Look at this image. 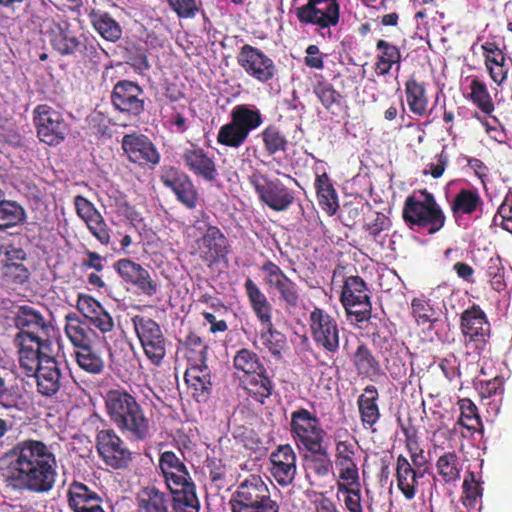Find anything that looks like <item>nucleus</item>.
<instances>
[{
    "instance_id": "1",
    "label": "nucleus",
    "mask_w": 512,
    "mask_h": 512,
    "mask_svg": "<svg viewBox=\"0 0 512 512\" xmlns=\"http://www.w3.org/2000/svg\"><path fill=\"white\" fill-rule=\"evenodd\" d=\"M53 447L40 440L16 443L2 459V476L15 491L36 494L50 492L58 476Z\"/></svg>"
},
{
    "instance_id": "2",
    "label": "nucleus",
    "mask_w": 512,
    "mask_h": 512,
    "mask_svg": "<svg viewBox=\"0 0 512 512\" xmlns=\"http://www.w3.org/2000/svg\"><path fill=\"white\" fill-rule=\"evenodd\" d=\"M23 351L19 355L20 367L27 376L36 379L38 392L44 396L56 394L62 385L60 364L51 356V346L47 350L37 349L36 343L31 339L22 342Z\"/></svg>"
},
{
    "instance_id": "3",
    "label": "nucleus",
    "mask_w": 512,
    "mask_h": 512,
    "mask_svg": "<svg viewBox=\"0 0 512 512\" xmlns=\"http://www.w3.org/2000/svg\"><path fill=\"white\" fill-rule=\"evenodd\" d=\"M105 404L111 421L134 440H145L150 424L136 399L124 390H110Z\"/></svg>"
},
{
    "instance_id": "4",
    "label": "nucleus",
    "mask_w": 512,
    "mask_h": 512,
    "mask_svg": "<svg viewBox=\"0 0 512 512\" xmlns=\"http://www.w3.org/2000/svg\"><path fill=\"white\" fill-rule=\"evenodd\" d=\"M233 364L238 372L244 389L255 400L264 403V400L272 394L273 384L266 375V369L260 362L256 353L249 349H241L234 356Z\"/></svg>"
},
{
    "instance_id": "5",
    "label": "nucleus",
    "mask_w": 512,
    "mask_h": 512,
    "mask_svg": "<svg viewBox=\"0 0 512 512\" xmlns=\"http://www.w3.org/2000/svg\"><path fill=\"white\" fill-rule=\"evenodd\" d=\"M230 117V122L220 127L217 142L232 148L240 147L263 122L260 110L248 104L233 107Z\"/></svg>"
},
{
    "instance_id": "6",
    "label": "nucleus",
    "mask_w": 512,
    "mask_h": 512,
    "mask_svg": "<svg viewBox=\"0 0 512 512\" xmlns=\"http://www.w3.org/2000/svg\"><path fill=\"white\" fill-rule=\"evenodd\" d=\"M15 326L20 330L14 338V342L18 347V354L23 351L22 342L31 339L36 343V350H47V346H51V342L46 338L53 330L52 325L43 315L31 306H20L14 317Z\"/></svg>"
},
{
    "instance_id": "7",
    "label": "nucleus",
    "mask_w": 512,
    "mask_h": 512,
    "mask_svg": "<svg viewBox=\"0 0 512 512\" xmlns=\"http://www.w3.org/2000/svg\"><path fill=\"white\" fill-rule=\"evenodd\" d=\"M421 197L418 199L411 196L406 199L403 218L410 224L428 228V232L433 234L444 226L445 215L432 194L421 191Z\"/></svg>"
},
{
    "instance_id": "8",
    "label": "nucleus",
    "mask_w": 512,
    "mask_h": 512,
    "mask_svg": "<svg viewBox=\"0 0 512 512\" xmlns=\"http://www.w3.org/2000/svg\"><path fill=\"white\" fill-rule=\"evenodd\" d=\"M135 332L145 355L158 365L166 353V341L160 326L151 318L136 315L132 318Z\"/></svg>"
},
{
    "instance_id": "9",
    "label": "nucleus",
    "mask_w": 512,
    "mask_h": 512,
    "mask_svg": "<svg viewBox=\"0 0 512 512\" xmlns=\"http://www.w3.org/2000/svg\"><path fill=\"white\" fill-rule=\"evenodd\" d=\"M268 289L278 293L279 301L287 310L297 308L301 301L300 290L281 268L272 261H266L260 268Z\"/></svg>"
},
{
    "instance_id": "10",
    "label": "nucleus",
    "mask_w": 512,
    "mask_h": 512,
    "mask_svg": "<svg viewBox=\"0 0 512 512\" xmlns=\"http://www.w3.org/2000/svg\"><path fill=\"white\" fill-rule=\"evenodd\" d=\"M35 125L40 141L58 145L69 133V126L60 112L48 105H39L34 110Z\"/></svg>"
},
{
    "instance_id": "11",
    "label": "nucleus",
    "mask_w": 512,
    "mask_h": 512,
    "mask_svg": "<svg viewBox=\"0 0 512 512\" xmlns=\"http://www.w3.org/2000/svg\"><path fill=\"white\" fill-rule=\"evenodd\" d=\"M249 181L256 190L259 199L275 211L286 210L294 201L290 189L278 179L271 180L261 173H253Z\"/></svg>"
},
{
    "instance_id": "12",
    "label": "nucleus",
    "mask_w": 512,
    "mask_h": 512,
    "mask_svg": "<svg viewBox=\"0 0 512 512\" xmlns=\"http://www.w3.org/2000/svg\"><path fill=\"white\" fill-rule=\"evenodd\" d=\"M237 63L249 77L261 83L272 80L277 72L274 61L262 50L249 44L241 47Z\"/></svg>"
},
{
    "instance_id": "13",
    "label": "nucleus",
    "mask_w": 512,
    "mask_h": 512,
    "mask_svg": "<svg viewBox=\"0 0 512 512\" xmlns=\"http://www.w3.org/2000/svg\"><path fill=\"white\" fill-rule=\"evenodd\" d=\"M291 432L297 443L306 449H319V444L323 443L324 431L319 420L306 409L292 412Z\"/></svg>"
},
{
    "instance_id": "14",
    "label": "nucleus",
    "mask_w": 512,
    "mask_h": 512,
    "mask_svg": "<svg viewBox=\"0 0 512 512\" xmlns=\"http://www.w3.org/2000/svg\"><path fill=\"white\" fill-rule=\"evenodd\" d=\"M298 19L321 28L335 26L339 21V4L337 0H309L307 4L296 9Z\"/></svg>"
},
{
    "instance_id": "15",
    "label": "nucleus",
    "mask_w": 512,
    "mask_h": 512,
    "mask_svg": "<svg viewBox=\"0 0 512 512\" xmlns=\"http://www.w3.org/2000/svg\"><path fill=\"white\" fill-rule=\"evenodd\" d=\"M310 329L314 341L329 352L339 348V330L336 320L323 309L315 307L310 313Z\"/></svg>"
},
{
    "instance_id": "16",
    "label": "nucleus",
    "mask_w": 512,
    "mask_h": 512,
    "mask_svg": "<svg viewBox=\"0 0 512 512\" xmlns=\"http://www.w3.org/2000/svg\"><path fill=\"white\" fill-rule=\"evenodd\" d=\"M97 450L103 461L114 469L127 467L131 461V452L111 429L98 432Z\"/></svg>"
},
{
    "instance_id": "17",
    "label": "nucleus",
    "mask_w": 512,
    "mask_h": 512,
    "mask_svg": "<svg viewBox=\"0 0 512 512\" xmlns=\"http://www.w3.org/2000/svg\"><path fill=\"white\" fill-rule=\"evenodd\" d=\"M144 92L142 88L128 80L119 81L113 88L111 102L120 112L138 116L144 111Z\"/></svg>"
},
{
    "instance_id": "18",
    "label": "nucleus",
    "mask_w": 512,
    "mask_h": 512,
    "mask_svg": "<svg viewBox=\"0 0 512 512\" xmlns=\"http://www.w3.org/2000/svg\"><path fill=\"white\" fill-rule=\"evenodd\" d=\"M275 502L270 497L268 486L259 476L251 475L242 482L231 500L232 510Z\"/></svg>"
},
{
    "instance_id": "19",
    "label": "nucleus",
    "mask_w": 512,
    "mask_h": 512,
    "mask_svg": "<svg viewBox=\"0 0 512 512\" xmlns=\"http://www.w3.org/2000/svg\"><path fill=\"white\" fill-rule=\"evenodd\" d=\"M296 461V454L288 444L279 445L270 454V471L279 485L285 487L293 483L297 474Z\"/></svg>"
},
{
    "instance_id": "20",
    "label": "nucleus",
    "mask_w": 512,
    "mask_h": 512,
    "mask_svg": "<svg viewBox=\"0 0 512 512\" xmlns=\"http://www.w3.org/2000/svg\"><path fill=\"white\" fill-rule=\"evenodd\" d=\"M122 148L131 162L140 166L157 165L160 155L153 143L145 135L129 134L122 139Z\"/></svg>"
},
{
    "instance_id": "21",
    "label": "nucleus",
    "mask_w": 512,
    "mask_h": 512,
    "mask_svg": "<svg viewBox=\"0 0 512 512\" xmlns=\"http://www.w3.org/2000/svg\"><path fill=\"white\" fill-rule=\"evenodd\" d=\"M77 215L86 223L91 234L102 244L110 242L109 229L93 203L81 195L74 198Z\"/></svg>"
},
{
    "instance_id": "22",
    "label": "nucleus",
    "mask_w": 512,
    "mask_h": 512,
    "mask_svg": "<svg viewBox=\"0 0 512 512\" xmlns=\"http://www.w3.org/2000/svg\"><path fill=\"white\" fill-rule=\"evenodd\" d=\"M161 181L175 193L177 199L185 206L188 208L196 206L197 192L191 179L186 174L169 167L163 171Z\"/></svg>"
},
{
    "instance_id": "23",
    "label": "nucleus",
    "mask_w": 512,
    "mask_h": 512,
    "mask_svg": "<svg viewBox=\"0 0 512 512\" xmlns=\"http://www.w3.org/2000/svg\"><path fill=\"white\" fill-rule=\"evenodd\" d=\"M181 159L185 167L194 175L207 182L216 180L218 173L215 162L202 148L193 146L185 149Z\"/></svg>"
},
{
    "instance_id": "24",
    "label": "nucleus",
    "mask_w": 512,
    "mask_h": 512,
    "mask_svg": "<svg viewBox=\"0 0 512 512\" xmlns=\"http://www.w3.org/2000/svg\"><path fill=\"white\" fill-rule=\"evenodd\" d=\"M117 271L127 282L136 285L144 294L152 296L157 291V285L151 280L149 272L140 264L128 259L117 262Z\"/></svg>"
},
{
    "instance_id": "25",
    "label": "nucleus",
    "mask_w": 512,
    "mask_h": 512,
    "mask_svg": "<svg viewBox=\"0 0 512 512\" xmlns=\"http://www.w3.org/2000/svg\"><path fill=\"white\" fill-rule=\"evenodd\" d=\"M159 467L168 488L179 486L190 480L183 460L173 451H164L159 458Z\"/></svg>"
},
{
    "instance_id": "26",
    "label": "nucleus",
    "mask_w": 512,
    "mask_h": 512,
    "mask_svg": "<svg viewBox=\"0 0 512 512\" xmlns=\"http://www.w3.org/2000/svg\"><path fill=\"white\" fill-rule=\"evenodd\" d=\"M200 256L207 261L224 258L229 252V244L225 235L214 226L197 240Z\"/></svg>"
},
{
    "instance_id": "27",
    "label": "nucleus",
    "mask_w": 512,
    "mask_h": 512,
    "mask_svg": "<svg viewBox=\"0 0 512 512\" xmlns=\"http://www.w3.org/2000/svg\"><path fill=\"white\" fill-rule=\"evenodd\" d=\"M65 321V334L75 347L81 348L93 344L96 333L88 320L81 319L75 313H68L65 316Z\"/></svg>"
},
{
    "instance_id": "28",
    "label": "nucleus",
    "mask_w": 512,
    "mask_h": 512,
    "mask_svg": "<svg viewBox=\"0 0 512 512\" xmlns=\"http://www.w3.org/2000/svg\"><path fill=\"white\" fill-rule=\"evenodd\" d=\"M244 289L248 297L250 306L261 325H270L272 322V304L267 296L250 278L244 283Z\"/></svg>"
},
{
    "instance_id": "29",
    "label": "nucleus",
    "mask_w": 512,
    "mask_h": 512,
    "mask_svg": "<svg viewBox=\"0 0 512 512\" xmlns=\"http://www.w3.org/2000/svg\"><path fill=\"white\" fill-rule=\"evenodd\" d=\"M137 512H170V497L155 486L144 487L136 496Z\"/></svg>"
},
{
    "instance_id": "30",
    "label": "nucleus",
    "mask_w": 512,
    "mask_h": 512,
    "mask_svg": "<svg viewBox=\"0 0 512 512\" xmlns=\"http://www.w3.org/2000/svg\"><path fill=\"white\" fill-rule=\"evenodd\" d=\"M175 512H199V500L196 496L195 485L186 481L179 486L169 488Z\"/></svg>"
},
{
    "instance_id": "31",
    "label": "nucleus",
    "mask_w": 512,
    "mask_h": 512,
    "mask_svg": "<svg viewBox=\"0 0 512 512\" xmlns=\"http://www.w3.org/2000/svg\"><path fill=\"white\" fill-rule=\"evenodd\" d=\"M206 349V346H203L200 351L201 364L190 367L185 373V380L187 384L195 390L198 397H205L212 386L209 369L204 361V353L206 352Z\"/></svg>"
},
{
    "instance_id": "32",
    "label": "nucleus",
    "mask_w": 512,
    "mask_h": 512,
    "mask_svg": "<svg viewBox=\"0 0 512 512\" xmlns=\"http://www.w3.org/2000/svg\"><path fill=\"white\" fill-rule=\"evenodd\" d=\"M461 329L470 340H476L478 337L485 336L489 327L485 315L478 309L466 310L461 316Z\"/></svg>"
},
{
    "instance_id": "33",
    "label": "nucleus",
    "mask_w": 512,
    "mask_h": 512,
    "mask_svg": "<svg viewBox=\"0 0 512 512\" xmlns=\"http://www.w3.org/2000/svg\"><path fill=\"white\" fill-rule=\"evenodd\" d=\"M91 24L95 30L106 40L116 42L122 35L119 23L107 12L93 10L89 14Z\"/></svg>"
},
{
    "instance_id": "34",
    "label": "nucleus",
    "mask_w": 512,
    "mask_h": 512,
    "mask_svg": "<svg viewBox=\"0 0 512 512\" xmlns=\"http://www.w3.org/2000/svg\"><path fill=\"white\" fill-rule=\"evenodd\" d=\"M396 474L399 489L408 500L413 499L416 492L417 472L402 455L397 458Z\"/></svg>"
},
{
    "instance_id": "35",
    "label": "nucleus",
    "mask_w": 512,
    "mask_h": 512,
    "mask_svg": "<svg viewBox=\"0 0 512 512\" xmlns=\"http://www.w3.org/2000/svg\"><path fill=\"white\" fill-rule=\"evenodd\" d=\"M377 397V389L374 386H367L365 393L358 399L361 420L364 425L372 427L379 419L380 413L376 404Z\"/></svg>"
},
{
    "instance_id": "36",
    "label": "nucleus",
    "mask_w": 512,
    "mask_h": 512,
    "mask_svg": "<svg viewBox=\"0 0 512 512\" xmlns=\"http://www.w3.org/2000/svg\"><path fill=\"white\" fill-rule=\"evenodd\" d=\"M98 494L80 482H73L68 489L69 507L74 512H83L93 504Z\"/></svg>"
},
{
    "instance_id": "37",
    "label": "nucleus",
    "mask_w": 512,
    "mask_h": 512,
    "mask_svg": "<svg viewBox=\"0 0 512 512\" xmlns=\"http://www.w3.org/2000/svg\"><path fill=\"white\" fill-rule=\"evenodd\" d=\"M75 358L79 367L90 374H100L104 369V359L93 345L78 348Z\"/></svg>"
},
{
    "instance_id": "38",
    "label": "nucleus",
    "mask_w": 512,
    "mask_h": 512,
    "mask_svg": "<svg viewBox=\"0 0 512 512\" xmlns=\"http://www.w3.org/2000/svg\"><path fill=\"white\" fill-rule=\"evenodd\" d=\"M319 204L329 214L333 215L339 205L335 189L329 181L327 174L318 175L315 181Z\"/></svg>"
},
{
    "instance_id": "39",
    "label": "nucleus",
    "mask_w": 512,
    "mask_h": 512,
    "mask_svg": "<svg viewBox=\"0 0 512 512\" xmlns=\"http://www.w3.org/2000/svg\"><path fill=\"white\" fill-rule=\"evenodd\" d=\"M26 213L24 208L16 201L0 200V230L15 227L24 222Z\"/></svg>"
},
{
    "instance_id": "40",
    "label": "nucleus",
    "mask_w": 512,
    "mask_h": 512,
    "mask_svg": "<svg viewBox=\"0 0 512 512\" xmlns=\"http://www.w3.org/2000/svg\"><path fill=\"white\" fill-rule=\"evenodd\" d=\"M405 91L410 110L416 115H424L428 106L424 85L412 78L406 82Z\"/></svg>"
},
{
    "instance_id": "41",
    "label": "nucleus",
    "mask_w": 512,
    "mask_h": 512,
    "mask_svg": "<svg viewBox=\"0 0 512 512\" xmlns=\"http://www.w3.org/2000/svg\"><path fill=\"white\" fill-rule=\"evenodd\" d=\"M313 93L327 110H334L341 105V94L321 75L318 76V82L313 87Z\"/></svg>"
},
{
    "instance_id": "42",
    "label": "nucleus",
    "mask_w": 512,
    "mask_h": 512,
    "mask_svg": "<svg viewBox=\"0 0 512 512\" xmlns=\"http://www.w3.org/2000/svg\"><path fill=\"white\" fill-rule=\"evenodd\" d=\"M260 342L273 356L280 357L282 350L286 346V337L283 333L270 325H262L260 332Z\"/></svg>"
},
{
    "instance_id": "43",
    "label": "nucleus",
    "mask_w": 512,
    "mask_h": 512,
    "mask_svg": "<svg viewBox=\"0 0 512 512\" xmlns=\"http://www.w3.org/2000/svg\"><path fill=\"white\" fill-rule=\"evenodd\" d=\"M354 365L360 375L371 376L380 371L379 362L366 345H359L353 358Z\"/></svg>"
},
{
    "instance_id": "44",
    "label": "nucleus",
    "mask_w": 512,
    "mask_h": 512,
    "mask_svg": "<svg viewBox=\"0 0 512 512\" xmlns=\"http://www.w3.org/2000/svg\"><path fill=\"white\" fill-rule=\"evenodd\" d=\"M51 42L53 47L63 55L74 54L84 46L78 37L62 28L54 34Z\"/></svg>"
},
{
    "instance_id": "45",
    "label": "nucleus",
    "mask_w": 512,
    "mask_h": 512,
    "mask_svg": "<svg viewBox=\"0 0 512 512\" xmlns=\"http://www.w3.org/2000/svg\"><path fill=\"white\" fill-rule=\"evenodd\" d=\"M348 298L357 301L370 299L367 285L361 277L350 276L346 278L341 300H347Z\"/></svg>"
},
{
    "instance_id": "46",
    "label": "nucleus",
    "mask_w": 512,
    "mask_h": 512,
    "mask_svg": "<svg viewBox=\"0 0 512 512\" xmlns=\"http://www.w3.org/2000/svg\"><path fill=\"white\" fill-rule=\"evenodd\" d=\"M437 470L445 482H454L460 477L459 460L455 453H446L439 457Z\"/></svg>"
},
{
    "instance_id": "47",
    "label": "nucleus",
    "mask_w": 512,
    "mask_h": 512,
    "mask_svg": "<svg viewBox=\"0 0 512 512\" xmlns=\"http://www.w3.org/2000/svg\"><path fill=\"white\" fill-rule=\"evenodd\" d=\"M311 452V456L307 457L310 468L319 476H326L329 474L332 467V462L327 449L323 443L319 444V449H307Z\"/></svg>"
},
{
    "instance_id": "48",
    "label": "nucleus",
    "mask_w": 512,
    "mask_h": 512,
    "mask_svg": "<svg viewBox=\"0 0 512 512\" xmlns=\"http://www.w3.org/2000/svg\"><path fill=\"white\" fill-rule=\"evenodd\" d=\"M471 99L486 114H490L494 110V104L486 85L477 80H472L470 84Z\"/></svg>"
},
{
    "instance_id": "49",
    "label": "nucleus",
    "mask_w": 512,
    "mask_h": 512,
    "mask_svg": "<svg viewBox=\"0 0 512 512\" xmlns=\"http://www.w3.org/2000/svg\"><path fill=\"white\" fill-rule=\"evenodd\" d=\"M459 406L461 415L458 423L468 430H475L481 424L476 405L469 399H462L459 401Z\"/></svg>"
},
{
    "instance_id": "50",
    "label": "nucleus",
    "mask_w": 512,
    "mask_h": 512,
    "mask_svg": "<svg viewBox=\"0 0 512 512\" xmlns=\"http://www.w3.org/2000/svg\"><path fill=\"white\" fill-rule=\"evenodd\" d=\"M347 315L349 317H354V320L359 323L366 321L371 316V303L369 300H341Z\"/></svg>"
},
{
    "instance_id": "51",
    "label": "nucleus",
    "mask_w": 512,
    "mask_h": 512,
    "mask_svg": "<svg viewBox=\"0 0 512 512\" xmlns=\"http://www.w3.org/2000/svg\"><path fill=\"white\" fill-rule=\"evenodd\" d=\"M412 313L418 324H427L437 320V312L424 298H414Z\"/></svg>"
},
{
    "instance_id": "52",
    "label": "nucleus",
    "mask_w": 512,
    "mask_h": 512,
    "mask_svg": "<svg viewBox=\"0 0 512 512\" xmlns=\"http://www.w3.org/2000/svg\"><path fill=\"white\" fill-rule=\"evenodd\" d=\"M480 203L479 195L471 190H461L453 201V210L472 213Z\"/></svg>"
},
{
    "instance_id": "53",
    "label": "nucleus",
    "mask_w": 512,
    "mask_h": 512,
    "mask_svg": "<svg viewBox=\"0 0 512 512\" xmlns=\"http://www.w3.org/2000/svg\"><path fill=\"white\" fill-rule=\"evenodd\" d=\"M263 142L269 154H275L279 151H284L287 141L285 137L274 126L267 127L262 132Z\"/></svg>"
},
{
    "instance_id": "54",
    "label": "nucleus",
    "mask_w": 512,
    "mask_h": 512,
    "mask_svg": "<svg viewBox=\"0 0 512 512\" xmlns=\"http://www.w3.org/2000/svg\"><path fill=\"white\" fill-rule=\"evenodd\" d=\"M487 69L492 80L498 85H501L507 79L508 75L504 54L497 52V57H487Z\"/></svg>"
},
{
    "instance_id": "55",
    "label": "nucleus",
    "mask_w": 512,
    "mask_h": 512,
    "mask_svg": "<svg viewBox=\"0 0 512 512\" xmlns=\"http://www.w3.org/2000/svg\"><path fill=\"white\" fill-rule=\"evenodd\" d=\"M356 450V444L352 441H338L336 443V466H349L351 464H355L354 455Z\"/></svg>"
},
{
    "instance_id": "56",
    "label": "nucleus",
    "mask_w": 512,
    "mask_h": 512,
    "mask_svg": "<svg viewBox=\"0 0 512 512\" xmlns=\"http://www.w3.org/2000/svg\"><path fill=\"white\" fill-rule=\"evenodd\" d=\"M359 488H350L344 483H338V493L343 494L345 506L350 512H362Z\"/></svg>"
},
{
    "instance_id": "57",
    "label": "nucleus",
    "mask_w": 512,
    "mask_h": 512,
    "mask_svg": "<svg viewBox=\"0 0 512 512\" xmlns=\"http://www.w3.org/2000/svg\"><path fill=\"white\" fill-rule=\"evenodd\" d=\"M494 222L506 231L512 233V196H507L504 199L494 217Z\"/></svg>"
},
{
    "instance_id": "58",
    "label": "nucleus",
    "mask_w": 512,
    "mask_h": 512,
    "mask_svg": "<svg viewBox=\"0 0 512 512\" xmlns=\"http://www.w3.org/2000/svg\"><path fill=\"white\" fill-rule=\"evenodd\" d=\"M77 308L83 314L85 320H89L92 316L101 312L103 308L98 301L88 295H79Z\"/></svg>"
},
{
    "instance_id": "59",
    "label": "nucleus",
    "mask_w": 512,
    "mask_h": 512,
    "mask_svg": "<svg viewBox=\"0 0 512 512\" xmlns=\"http://www.w3.org/2000/svg\"><path fill=\"white\" fill-rule=\"evenodd\" d=\"M339 469L340 481L338 483H344L347 487L355 488L360 487L359 474L356 463L337 467Z\"/></svg>"
},
{
    "instance_id": "60",
    "label": "nucleus",
    "mask_w": 512,
    "mask_h": 512,
    "mask_svg": "<svg viewBox=\"0 0 512 512\" xmlns=\"http://www.w3.org/2000/svg\"><path fill=\"white\" fill-rule=\"evenodd\" d=\"M471 480L465 479L463 483V504L466 507H473L476 499L480 496V488L474 480V475L470 474Z\"/></svg>"
},
{
    "instance_id": "61",
    "label": "nucleus",
    "mask_w": 512,
    "mask_h": 512,
    "mask_svg": "<svg viewBox=\"0 0 512 512\" xmlns=\"http://www.w3.org/2000/svg\"><path fill=\"white\" fill-rule=\"evenodd\" d=\"M4 275L17 283H23L28 279L29 271L21 262L5 263Z\"/></svg>"
},
{
    "instance_id": "62",
    "label": "nucleus",
    "mask_w": 512,
    "mask_h": 512,
    "mask_svg": "<svg viewBox=\"0 0 512 512\" xmlns=\"http://www.w3.org/2000/svg\"><path fill=\"white\" fill-rule=\"evenodd\" d=\"M168 2L180 17H193L197 11L195 0H168Z\"/></svg>"
},
{
    "instance_id": "63",
    "label": "nucleus",
    "mask_w": 512,
    "mask_h": 512,
    "mask_svg": "<svg viewBox=\"0 0 512 512\" xmlns=\"http://www.w3.org/2000/svg\"><path fill=\"white\" fill-rule=\"evenodd\" d=\"M88 322L90 323V326H95L102 333L110 332L114 327L113 318L103 308L101 309V312H98L92 316Z\"/></svg>"
},
{
    "instance_id": "64",
    "label": "nucleus",
    "mask_w": 512,
    "mask_h": 512,
    "mask_svg": "<svg viewBox=\"0 0 512 512\" xmlns=\"http://www.w3.org/2000/svg\"><path fill=\"white\" fill-rule=\"evenodd\" d=\"M0 253L4 255L6 263H19L26 258V253L21 247L11 244L1 246Z\"/></svg>"
}]
</instances>
